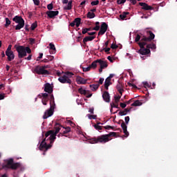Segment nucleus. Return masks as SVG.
<instances>
[{
  "label": "nucleus",
  "instance_id": "31",
  "mask_svg": "<svg viewBox=\"0 0 177 177\" xmlns=\"http://www.w3.org/2000/svg\"><path fill=\"white\" fill-rule=\"evenodd\" d=\"M97 59L95 60L93 62L91 63V65H89V66L91 67V68H96V67H97Z\"/></svg>",
  "mask_w": 177,
  "mask_h": 177
},
{
  "label": "nucleus",
  "instance_id": "22",
  "mask_svg": "<svg viewBox=\"0 0 177 177\" xmlns=\"http://www.w3.org/2000/svg\"><path fill=\"white\" fill-rule=\"evenodd\" d=\"M131 110H132V108H127V109H124V111H120L119 112V115H127V113H129L131 111Z\"/></svg>",
  "mask_w": 177,
  "mask_h": 177
},
{
  "label": "nucleus",
  "instance_id": "33",
  "mask_svg": "<svg viewBox=\"0 0 177 177\" xmlns=\"http://www.w3.org/2000/svg\"><path fill=\"white\" fill-rule=\"evenodd\" d=\"M95 17V15L94 12H88L87 13V17L88 19H94V17Z\"/></svg>",
  "mask_w": 177,
  "mask_h": 177
},
{
  "label": "nucleus",
  "instance_id": "13",
  "mask_svg": "<svg viewBox=\"0 0 177 177\" xmlns=\"http://www.w3.org/2000/svg\"><path fill=\"white\" fill-rule=\"evenodd\" d=\"M46 15H47L48 17H49L50 19H55V17H56V16H57V15H59V11L49 10V11L46 12Z\"/></svg>",
  "mask_w": 177,
  "mask_h": 177
},
{
  "label": "nucleus",
  "instance_id": "50",
  "mask_svg": "<svg viewBox=\"0 0 177 177\" xmlns=\"http://www.w3.org/2000/svg\"><path fill=\"white\" fill-rule=\"evenodd\" d=\"M104 129H113V131H114V127H111V126H104Z\"/></svg>",
  "mask_w": 177,
  "mask_h": 177
},
{
  "label": "nucleus",
  "instance_id": "40",
  "mask_svg": "<svg viewBox=\"0 0 177 177\" xmlns=\"http://www.w3.org/2000/svg\"><path fill=\"white\" fill-rule=\"evenodd\" d=\"M71 131V128L70 127H66L65 128V130L63 131V134L66 135V133H68V132Z\"/></svg>",
  "mask_w": 177,
  "mask_h": 177
},
{
  "label": "nucleus",
  "instance_id": "46",
  "mask_svg": "<svg viewBox=\"0 0 177 177\" xmlns=\"http://www.w3.org/2000/svg\"><path fill=\"white\" fill-rule=\"evenodd\" d=\"M92 6H96V5H99V0L93 1L91 3Z\"/></svg>",
  "mask_w": 177,
  "mask_h": 177
},
{
  "label": "nucleus",
  "instance_id": "36",
  "mask_svg": "<svg viewBox=\"0 0 177 177\" xmlns=\"http://www.w3.org/2000/svg\"><path fill=\"white\" fill-rule=\"evenodd\" d=\"M49 100H50V98H42L41 102L43 103L44 106H46V104H48V102H49Z\"/></svg>",
  "mask_w": 177,
  "mask_h": 177
},
{
  "label": "nucleus",
  "instance_id": "3",
  "mask_svg": "<svg viewBox=\"0 0 177 177\" xmlns=\"http://www.w3.org/2000/svg\"><path fill=\"white\" fill-rule=\"evenodd\" d=\"M15 48L18 53V57L19 59H23V57H25V56H27V53L30 54L31 53V48L28 46H17L15 45Z\"/></svg>",
  "mask_w": 177,
  "mask_h": 177
},
{
  "label": "nucleus",
  "instance_id": "6",
  "mask_svg": "<svg viewBox=\"0 0 177 177\" xmlns=\"http://www.w3.org/2000/svg\"><path fill=\"white\" fill-rule=\"evenodd\" d=\"M12 20L15 23H17V25L15 26V30H21L24 27V19L21 16H15Z\"/></svg>",
  "mask_w": 177,
  "mask_h": 177
},
{
  "label": "nucleus",
  "instance_id": "56",
  "mask_svg": "<svg viewBox=\"0 0 177 177\" xmlns=\"http://www.w3.org/2000/svg\"><path fill=\"white\" fill-rule=\"evenodd\" d=\"M88 30H87V29H86V28H83L82 29V34H83L84 35V34H88Z\"/></svg>",
  "mask_w": 177,
  "mask_h": 177
},
{
  "label": "nucleus",
  "instance_id": "54",
  "mask_svg": "<svg viewBox=\"0 0 177 177\" xmlns=\"http://www.w3.org/2000/svg\"><path fill=\"white\" fill-rule=\"evenodd\" d=\"M94 31H99L100 30V26H95V27L93 28Z\"/></svg>",
  "mask_w": 177,
  "mask_h": 177
},
{
  "label": "nucleus",
  "instance_id": "63",
  "mask_svg": "<svg viewBox=\"0 0 177 177\" xmlns=\"http://www.w3.org/2000/svg\"><path fill=\"white\" fill-rule=\"evenodd\" d=\"M41 67H43L44 70H46V68H50V66L49 65H44V66H42Z\"/></svg>",
  "mask_w": 177,
  "mask_h": 177
},
{
  "label": "nucleus",
  "instance_id": "12",
  "mask_svg": "<svg viewBox=\"0 0 177 177\" xmlns=\"http://www.w3.org/2000/svg\"><path fill=\"white\" fill-rule=\"evenodd\" d=\"M44 92H46L47 93H48L49 95H52L53 92V88L52 87V86L50 85V84L49 83H46L44 84Z\"/></svg>",
  "mask_w": 177,
  "mask_h": 177
},
{
  "label": "nucleus",
  "instance_id": "16",
  "mask_svg": "<svg viewBox=\"0 0 177 177\" xmlns=\"http://www.w3.org/2000/svg\"><path fill=\"white\" fill-rule=\"evenodd\" d=\"M140 6H142V9L143 10H153V7L149 6V4L146 3H139Z\"/></svg>",
  "mask_w": 177,
  "mask_h": 177
},
{
  "label": "nucleus",
  "instance_id": "28",
  "mask_svg": "<svg viewBox=\"0 0 177 177\" xmlns=\"http://www.w3.org/2000/svg\"><path fill=\"white\" fill-rule=\"evenodd\" d=\"M100 84H90V88L91 91H95L99 89Z\"/></svg>",
  "mask_w": 177,
  "mask_h": 177
},
{
  "label": "nucleus",
  "instance_id": "2",
  "mask_svg": "<svg viewBox=\"0 0 177 177\" xmlns=\"http://www.w3.org/2000/svg\"><path fill=\"white\" fill-rule=\"evenodd\" d=\"M43 99H50V109L46 110L43 115L44 120L49 118L53 115V111H55V108L56 107V104L55 103V97L53 94H48V93H41Z\"/></svg>",
  "mask_w": 177,
  "mask_h": 177
},
{
  "label": "nucleus",
  "instance_id": "10",
  "mask_svg": "<svg viewBox=\"0 0 177 177\" xmlns=\"http://www.w3.org/2000/svg\"><path fill=\"white\" fill-rule=\"evenodd\" d=\"M120 121L122 122L121 128L123 129V133L125 135V138H128L129 136V132H128V126H127V124H125L124 120H120Z\"/></svg>",
  "mask_w": 177,
  "mask_h": 177
},
{
  "label": "nucleus",
  "instance_id": "18",
  "mask_svg": "<svg viewBox=\"0 0 177 177\" xmlns=\"http://www.w3.org/2000/svg\"><path fill=\"white\" fill-rule=\"evenodd\" d=\"M96 38V36H87L83 39V44L86 45V42L93 41Z\"/></svg>",
  "mask_w": 177,
  "mask_h": 177
},
{
  "label": "nucleus",
  "instance_id": "14",
  "mask_svg": "<svg viewBox=\"0 0 177 177\" xmlns=\"http://www.w3.org/2000/svg\"><path fill=\"white\" fill-rule=\"evenodd\" d=\"M81 24V18H75L73 21H72L69 26H71V27H75L76 26V27H80Z\"/></svg>",
  "mask_w": 177,
  "mask_h": 177
},
{
  "label": "nucleus",
  "instance_id": "64",
  "mask_svg": "<svg viewBox=\"0 0 177 177\" xmlns=\"http://www.w3.org/2000/svg\"><path fill=\"white\" fill-rule=\"evenodd\" d=\"M129 2H131L133 5H136V0H128Z\"/></svg>",
  "mask_w": 177,
  "mask_h": 177
},
{
  "label": "nucleus",
  "instance_id": "41",
  "mask_svg": "<svg viewBox=\"0 0 177 177\" xmlns=\"http://www.w3.org/2000/svg\"><path fill=\"white\" fill-rule=\"evenodd\" d=\"M115 103L116 104H118V102H120V99H121V96L118 95V96H115Z\"/></svg>",
  "mask_w": 177,
  "mask_h": 177
},
{
  "label": "nucleus",
  "instance_id": "37",
  "mask_svg": "<svg viewBox=\"0 0 177 177\" xmlns=\"http://www.w3.org/2000/svg\"><path fill=\"white\" fill-rule=\"evenodd\" d=\"M116 135H117V133L115 132H110L109 134H106V136H108V139H109V138H111V136L115 137L116 136Z\"/></svg>",
  "mask_w": 177,
  "mask_h": 177
},
{
  "label": "nucleus",
  "instance_id": "38",
  "mask_svg": "<svg viewBox=\"0 0 177 177\" xmlns=\"http://www.w3.org/2000/svg\"><path fill=\"white\" fill-rule=\"evenodd\" d=\"M9 52H13L12 50V44L8 45V46L6 50V53L9 54Z\"/></svg>",
  "mask_w": 177,
  "mask_h": 177
},
{
  "label": "nucleus",
  "instance_id": "23",
  "mask_svg": "<svg viewBox=\"0 0 177 177\" xmlns=\"http://www.w3.org/2000/svg\"><path fill=\"white\" fill-rule=\"evenodd\" d=\"M110 85H111V80L106 77L104 82V88L106 91L109 90V86H110Z\"/></svg>",
  "mask_w": 177,
  "mask_h": 177
},
{
  "label": "nucleus",
  "instance_id": "26",
  "mask_svg": "<svg viewBox=\"0 0 177 177\" xmlns=\"http://www.w3.org/2000/svg\"><path fill=\"white\" fill-rule=\"evenodd\" d=\"M143 103L139 100H136L133 103L131 104L132 107H138V106H142Z\"/></svg>",
  "mask_w": 177,
  "mask_h": 177
},
{
  "label": "nucleus",
  "instance_id": "4",
  "mask_svg": "<svg viewBox=\"0 0 177 177\" xmlns=\"http://www.w3.org/2000/svg\"><path fill=\"white\" fill-rule=\"evenodd\" d=\"M52 133H53V130H49L45 133L46 138L43 139V140L40 143L39 150H48V149H50V147H52L51 145H48V143H46V138H48V136H50V134Z\"/></svg>",
  "mask_w": 177,
  "mask_h": 177
},
{
  "label": "nucleus",
  "instance_id": "25",
  "mask_svg": "<svg viewBox=\"0 0 177 177\" xmlns=\"http://www.w3.org/2000/svg\"><path fill=\"white\" fill-rule=\"evenodd\" d=\"M57 136V134L55 133V130H53V133L50 134V137L48 138V139L50 140V143H52V142H54L55 139H56Z\"/></svg>",
  "mask_w": 177,
  "mask_h": 177
},
{
  "label": "nucleus",
  "instance_id": "51",
  "mask_svg": "<svg viewBox=\"0 0 177 177\" xmlns=\"http://www.w3.org/2000/svg\"><path fill=\"white\" fill-rule=\"evenodd\" d=\"M47 9H48V10H52V9H53V3H50L47 6Z\"/></svg>",
  "mask_w": 177,
  "mask_h": 177
},
{
  "label": "nucleus",
  "instance_id": "39",
  "mask_svg": "<svg viewBox=\"0 0 177 177\" xmlns=\"http://www.w3.org/2000/svg\"><path fill=\"white\" fill-rule=\"evenodd\" d=\"M88 117L89 120H96V118L97 117V115L88 114Z\"/></svg>",
  "mask_w": 177,
  "mask_h": 177
},
{
  "label": "nucleus",
  "instance_id": "42",
  "mask_svg": "<svg viewBox=\"0 0 177 177\" xmlns=\"http://www.w3.org/2000/svg\"><path fill=\"white\" fill-rule=\"evenodd\" d=\"M85 3H89V0H84L83 1L80 6V8H84V5H85Z\"/></svg>",
  "mask_w": 177,
  "mask_h": 177
},
{
  "label": "nucleus",
  "instance_id": "9",
  "mask_svg": "<svg viewBox=\"0 0 177 177\" xmlns=\"http://www.w3.org/2000/svg\"><path fill=\"white\" fill-rule=\"evenodd\" d=\"M108 28H109V25H107L106 22H102L101 24L100 30L98 32V35H104Z\"/></svg>",
  "mask_w": 177,
  "mask_h": 177
},
{
  "label": "nucleus",
  "instance_id": "62",
  "mask_svg": "<svg viewBox=\"0 0 177 177\" xmlns=\"http://www.w3.org/2000/svg\"><path fill=\"white\" fill-rule=\"evenodd\" d=\"M104 52H106V53H108V52H110L111 48H110L105 47V48H104Z\"/></svg>",
  "mask_w": 177,
  "mask_h": 177
},
{
  "label": "nucleus",
  "instance_id": "27",
  "mask_svg": "<svg viewBox=\"0 0 177 177\" xmlns=\"http://www.w3.org/2000/svg\"><path fill=\"white\" fill-rule=\"evenodd\" d=\"M146 48H148V49H156V46L154 43L149 44V42H147Z\"/></svg>",
  "mask_w": 177,
  "mask_h": 177
},
{
  "label": "nucleus",
  "instance_id": "21",
  "mask_svg": "<svg viewBox=\"0 0 177 177\" xmlns=\"http://www.w3.org/2000/svg\"><path fill=\"white\" fill-rule=\"evenodd\" d=\"M116 89L118 90V92L122 96V92H124V88L122 86V84L120 82H118V84L116 86Z\"/></svg>",
  "mask_w": 177,
  "mask_h": 177
},
{
  "label": "nucleus",
  "instance_id": "29",
  "mask_svg": "<svg viewBox=\"0 0 177 177\" xmlns=\"http://www.w3.org/2000/svg\"><path fill=\"white\" fill-rule=\"evenodd\" d=\"M129 15V12H123L120 15V18L121 19V20H125V19H127V15Z\"/></svg>",
  "mask_w": 177,
  "mask_h": 177
},
{
  "label": "nucleus",
  "instance_id": "43",
  "mask_svg": "<svg viewBox=\"0 0 177 177\" xmlns=\"http://www.w3.org/2000/svg\"><path fill=\"white\" fill-rule=\"evenodd\" d=\"M49 46H50V50H56V47H55V44L50 43Z\"/></svg>",
  "mask_w": 177,
  "mask_h": 177
},
{
  "label": "nucleus",
  "instance_id": "61",
  "mask_svg": "<svg viewBox=\"0 0 177 177\" xmlns=\"http://www.w3.org/2000/svg\"><path fill=\"white\" fill-rule=\"evenodd\" d=\"M95 111V109L93 107H91L89 109L88 111L91 113V114H93Z\"/></svg>",
  "mask_w": 177,
  "mask_h": 177
},
{
  "label": "nucleus",
  "instance_id": "20",
  "mask_svg": "<svg viewBox=\"0 0 177 177\" xmlns=\"http://www.w3.org/2000/svg\"><path fill=\"white\" fill-rule=\"evenodd\" d=\"M6 55L8 57V62H12V60L15 59V53H13V51L8 52V54L6 53Z\"/></svg>",
  "mask_w": 177,
  "mask_h": 177
},
{
  "label": "nucleus",
  "instance_id": "55",
  "mask_svg": "<svg viewBox=\"0 0 177 177\" xmlns=\"http://www.w3.org/2000/svg\"><path fill=\"white\" fill-rule=\"evenodd\" d=\"M127 2V0H118V5H121L122 3H125Z\"/></svg>",
  "mask_w": 177,
  "mask_h": 177
},
{
  "label": "nucleus",
  "instance_id": "59",
  "mask_svg": "<svg viewBox=\"0 0 177 177\" xmlns=\"http://www.w3.org/2000/svg\"><path fill=\"white\" fill-rule=\"evenodd\" d=\"M29 41H30V44H31V45H32L33 44H35V40L32 38H30Z\"/></svg>",
  "mask_w": 177,
  "mask_h": 177
},
{
  "label": "nucleus",
  "instance_id": "8",
  "mask_svg": "<svg viewBox=\"0 0 177 177\" xmlns=\"http://www.w3.org/2000/svg\"><path fill=\"white\" fill-rule=\"evenodd\" d=\"M34 73L39 75H49V71L41 66H37L34 68Z\"/></svg>",
  "mask_w": 177,
  "mask_h": 177
},
{
  "label": "nucleus",
  "instance_id": "53",
  "mask_svg": "<svg viewBox=\"0 0 177 177\" xmlns=\"http://www.w3.org/2000/svg\"><path fill=\"white\" fill-rule=\"evenodd\" d=\"M129 120H130L129 116H127L124 118V121L127 124H129Z\"/></svg>",
  "mask_w": 177,
  "mask_h": 177
},
{
  "label": "nucleus",
  "instance_id": "45",
  "mask_svg": "<svg viewBox=\"0 0 177 177\" xmlns=\"http://www.w3.org/2000/svg\"><path fill=\"white\" fill-rule=\"evenodd\" d=\"M111 111H113V107H114L115 109H118V104H115L114 103L111 104Z\"/></svg>",
  "mask_w": 177,
  "mask_h": 177
},
{
  "label": "nucleus",
  "instance_id": "17",
  "mask_svg": "<svg viewBox=\"0 0 177 177\" xmlns=\"http://www.w3.org/2000/svg\"><path fill=\"white\" fill-rule=\"evenodd\" d=\"M102 97L106 103H110V94L109 91H104L102 94Z\"/></svg>",
  "mask_w": 177,
  "mask_h": 177
},
{
  "label": "nucleus",
  "instance_id": "47",
  "mask_svg": "<svg viewBox=\"0 0 177 177\" xmlns=\"http://www.w3.org/2000/svg\"><path fill=\"white\" fill-rule=\"evenodd\" d=\"M65 75H66V77H68H68H73V75H74V73H71V72H66L65 73Z\"/></svg>",
  "mask_w": 177,
  "mask_h": 177
},
{
  "label": "nucleus",
  "instance_id": "32",
  "mask_svg": "<svg viewBox=\"0 0 177 177\" xmlns=\"http://www.w3.org/2000/svg\"><path fill=\"white\" fill-rule=\"evenodd\" d=\"M37 27H38V24L37 23V21H35L33 24H32L30 26V30L32 31H34V30H35Z\"/></svg>",
  "mask_w": 177,
  "mask_h": 177
},
{
  "label": "nucleus",
  "instance_id": "30",
  "mask_svg": "<svg viewBox=\"0 0 177 177\" xmlns=\"http://www.w3.org/2000/svg\"><path fill=\"white\" fill-rule=\"evenodd\" d=\"M55 130H54V133H55V134L57 135L58 133L60 132V124L57 123L55 124Z\"/></svg>",
  "mask_w": 177,
  "mask_h": 177
},
{
  "label": "nucleus",
  "instance_id": "52",
  "mask_svg": "<svg viewBox=\"0 0 177 177\" xmlns=\"http://www.w3.org/2000/svg\"><path fill=\"white\" fill-rule=\"evenodd\" d=\"M104 81V79L100 77V80H99V81H98V84H97V85H102Z\"/></svg>",
  "mask_w": 177,
  "mask_h": 177
},
{
  "label": "nucleus",
  "instance_id": "60",
  "mask_svg": "<svg viewBox=\"0 0 177 177\" xmlns=\"http://www.w3.org/2000/svg\"><path fill=\"white\" fill-rule=\"evenodd\" d=\"M33 2L36 6H38L39 5V0H33Z\"/></svg>",
  "mask_w": 177,
  "mask_h": 177
},
{
  "label": "nucleus",
  "instance_id": "7",
  "mask_svg": "<svg viewBox=\"0 0 177 177\" xmlns=\"http://www.w3.org/2000/svg\"><path fill=\"white\" fill-rule=\"evenodd\" d=\"M110 138L107 136V134L98 136L97 138H93L91 143H107L109 142Z\"/></svg>",
  "mask_w": 177,
  "mask_h": 177
},
{
  "label": "nucleus",
  "instance_id": "24",
  "mask_svg": "<svg viewBox=\"0 0 177 177\" xmlns=\"http://www.w3.org/2000/svg\"><path fill=\"white\" fill-rule=\"evenodd\" d=\"M73 9V1H70L68 5L64 8V10H71Z\"/></svg>",
  "mask_w": 177,
  "mask_h": 177
},
{
  "label": "nucleus",
  "instance_id": "15",
  "mask_svg": "<svg viewBox=\"0 0 177 177\" xmlns=\"http://www.w3.org/2000/svg\"><path fill=\"white\" fill-rule=\"evenodd\" d=\"M87 81V80H85L81 76H77L76 77V82L78 85H85Z\"/></svg>",
  "mask_w": 177,
  "mask_h": 177
},
{
  "label": "nucleus",
  "instance_id": "44",
  "mask_svg": "<svg viewBox=\"0 0 177 177\" xmlns=\"http://www.w3.org/2000/svg\"><path fill=\"white\" fill-rule=\"evenodd\" d=\"M93 127L97 131H102V126H99L97 124H94Z\"/></svg>",
  "mask_w": 177,
  "mask_h": 177
},
{
  "label": "nucleus",
  "instance_id": "5",
  "mask_svg": "<svg viewBox=\"0 0 177 177\" xmlns=\"http://www.w3.org/2000/svg\"><path fill=\"white\" fill-rule=\"evenodd\" d=\"M3 169H17V168H20V163L13 162V159H10L7 161V164L3 165Z\"/></svg>",
  "mask_w": 177,
  "mask_h": 177
},
{
  "label": "nucleus",
  "instance_id": "11",
  "mask_svg": "<svg viewBox=\"0 0 177 177\" xmlns=\"http://www.w3.org/2000/svg\"><path fill=\"white\" fill-rule=\"evenodd\" d=\"M58 81H59L61 84H71V80L68 79L67 75H66L59 77Z\"/></svg>",
  "mask_w": 177,
  "mask_h": 177
},
{
  "label": "nucleus",
  "instance_id": "57",
  "mask_svg": "<svg viewBox=\"0 0 177 177\" xmlns=\"http://www.w3.org/2000/svg\"><path fill=\"white\" fill-rule=\"evenodd\" d=\"M111 49H117L118 48V46L116 44H112L111 46Z\"/></svg>",
  "mask_w": 177,
  "mask_h": 177
},
{
  "label": "nucleus",
  "instance_id": "34",
  "mask_svg": "<svg viewBox=\"0 0 177 177\" xmlns=\"http://www.w3.org/2000/svg\"><path fill=\"white\" fill-rule=\"evenodd\" d=\"M78 92L79 93H80V95H86V90H84L82 88V87L78 89Z\"/></svg>",
  "mask_w": 177,
  "mask_h": 177
},
{
  "label": "nucleus",
  "instance_id": "48",
  "mask_svg": "<svg viewBox=\"0 0 177 177\" xmlns=\"http://www.w3.org/2000/svg\"><path fill=\"white\" fill-rule=\"evenodd\" d=\"M46 58L48 60V62H52V60H53V59H55V57H53L52 55H48L46 57Z\"/></svg>",
  "mask_w": 177,
  "mask_h": 177
},
{
  "label": "nucleus",
  "instance_id": "49",
  "mask_svg": "<svg viewBox=\"0 0 177 177\" xmlns=\"http://www.w3.org/2000/svg\"><path fill=\"white\" fill-rule=\"evenodd\" d=\"M91 66H88L86 67V68H83V71H84V73H86V71H91Z\"/></svg>",
  "mask_w": 177,
  "mask_h": 177
},
{
  "label": "nucleus",
  "instance_id": "1",
  "mask_svg": "<svg viewBox=\"0 0 177 177\" xmlns=\"http://www.w3.org/2000/svg\"><path fill=\"white\" fill-rule=\"evenodd\" d=\"M147 34L148 37L138 34L136 37L135 41L138 42V46H140V49L138 50V53L142 55H149L150 49L146 46L147 45V42H151L154 38H156V35L151 30L147 31Z\"/></svg>",
  "mask_w": 177,
  "mask_h": 177
},
{
  "label": "nucleus",
  "instance_id": "58",
  "mask_svg": "<svg viewBox=\"0 0 177 177\" xmlns=\"http://www.w3.org/2000/svg\"><path fill=\"white\" fill-rule=\"evenodd\" d=\"M120 106L122 107V109H125V107H127V104L121 102Z\"/></svg>",
  "mask_w": 177,
  "mask_h": 177
},
{
  "label": "nucleus",
  "instance_id": "35",
  "mask_svg": "<svg viewBox=\"0 0 177 177\" xmlns=\"http://www.w3.org/2000/svg\"><path fill=\"white\" fill-rule=\"evenodd\" d=\"M5 20H6V24L4 26H5L6 28H8V26H10V23H12V22L10 21V19H9V18H8V17H6L5 19Z\"/></svg>",
  "mask_w": 177,
  "mask_h": 177
},
{
  "label": "nucleus",
  "instance_id": "19",
  "mask_svg": "<svg viewBox=\"0 0 177 177\" xmlns=\"http://www.w3.org/2000/svg\"><path fill=\"white\" fill-rule=\"evenodd\" d=\"M97 62L102 68H107V67H109V64H107V61H103L100 59H97Z\"/></svg>",
  "mask_w": 177,
  "mask_h": 177
}]
</instances>
